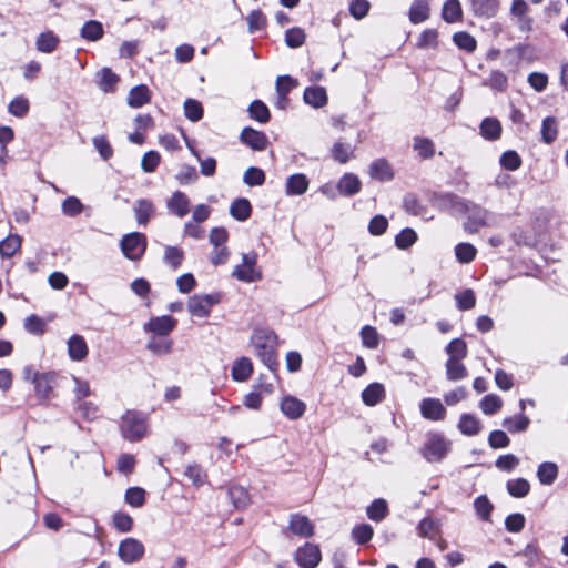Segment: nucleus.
Instances as JSON below:
<instances>
[{"label": "nucleus", "mask_w": 568, "mask_h": 568, "mask_svg": "<svg viewBox=\"0 0 568 568\" xmlns=\"http://www.w3.org/2000/svg\"><path fill=\"white\" fill-rule=\"evenodd\" d=\"M251 344L255 354L262 359V362L268 367H272L275 363V351L277 347L276 334L263 328L254 329L251 337Z\"/></svg>", "instance_id": "f257e3e1"}, {"label": "nucleus", "mask_w": 568, "mask_h": 568, "mask_svg": "<svg viewBox=\"0 0 568 568\" xmlns=\"http://www.w3.org/2000/svg\"><path fill=\"white\" fill-rule=\"evenodd\" d=\"M120 429L125 439L138 442L146 434L145 417L140 413L128 410L121 418Z\"/></svg>", "instance_id": "f03ea898"}, {"label": "nucleus", "mask_w": 568, "mask_h": 568, "mask_svg": "<svg viewBox=\"0 0 568 568\" xmlns=\"http://www.w3.org/2000/svg\"><path fill=\"white\" fill-rule=\"evenodd\" d=\"M257 256L255 253H245L242 255V263L236 265L232 272L233 276L241 282H255L262 277L256 268Z\"/></svg>", "instance_id": "7ed1b4c3"}, {"label": "nucleus", "mask_w": 568, "mask_h": 568, "mask_svg": "<svg viewBox=\"0 0 568 568\" xmlns=\"http://www.w3.org/2000/svg\"><path fill=\"white\" fill-rule=\"evenodd\" d=\"M146 248V239L143 234L133 232L123 236L121 250L129 260L136 261L142 257Z\"/></svg>", "instance_id": "20e7f679"}, {"label": "nucleus", "mask_w": 568, "mask_h": 568, "mask_svg": "<svg viewBox=\"0 0 568 568\" xmlns=\"http://www.w3.org/2000/svg\"><path fill=\"white\" fill-rule=\"evenodd\" d=\"M321 559L320 547L311 542H306L294 552V560L301 568H316Z\"/></svg>", "instance_id": "39448f33"}, {"label": "nucleus", "mask_w": 568, "mask_h": 568, "mask_svg": "<svg viewBox=\"0 0 568 568\" xmlns=\"http://www.w3.org/2000/svg\"><path fill=\"white\" fill-rule=\"evenodd\" d=\"M219 303L215 295H193L187 301V311L191 315L203 318L209 316L211 307Z\"/></svg>", "instance_id": "423d86ee"}, {"label": "nucleus", "mask_w": 568, "mask_h": 568, "mask_svg": "<svg viewBox=\"0 0 568 568\" xmlns=\"http://www.w3.org/2000/svg\"><path fill=\"white\" fill-rule=\"evenodd\" d=\"M118 555L125 564H132L143 557L144 546L138 539L126 538L120 542Z\"/></svg>", "instance_id": "0eeeda50"}, {"label": "nucleus", "mask_w": 568, "mask_h": 568, "mask_svg": "<svg viewBox=\"0 0 568 568\" xmlns=\"http://www.w3.org/2000/svg\"><path fill=\"white\" fill-rule=\"evenodd\" d=\"M449 450V442L440 436H432L424 446L423 455L428 462H439Z\"/></svg>", "instance_id": "6e6552de"}, {"label": "nucleus", "mask_w": 568, "mask_h": 568, "mask_svg": "<svg viewBox=\"0 0 568 568\" xmlns=\"http://www.w3.org/2000/svg\"><path fill=\"white\" fill-rule=\"evenodd\" d=\"M176 326V321L168 315L152 317L144 325V329L158 336L169 335Z\"/></svg>", "instance_id": "1a4fd4ad"}, {"label": "nucleus", "mask_w": 568, "mask_h": 568, "mask_svg": "<svg viewBox=\"0 0 568 568\" xmlns=\"http://www.w3.org/2000/svg\"><path fill=\"white\" fill-rule=\"evenodd\" d=\"M280 408L288 419L295 420L300 419L304 415L306 404L297 397L287 395L282 398Z\"/></svg>", "instance_id": "9d476101"}, {"label": "nucleus", "mask_w": 568, "mask_h": 568, "mask_svg": "<svg viewBox=\"0 0 568 568\" xmlns=\"http://www.w3.org/2000/svg\"><path fill=\"white\" fill-rule=\"evenodd\" d=\"M68 356L73 362H83L89 354V347L83 336L74 334L67 341Z\"/></svg>", "instance_id": "9b49d317"}, {"label": "nucleus", "mask_w": 568, "mask_h": 568, "mask_svg": "<svg viewBox=\"0 0 568 568\" xmlns=\"http://www.w3.org/2000/svg\"><path fill=\"white\" fill-rule=\"evenodd\" d=\"M190 203V199L185 193L181 191H175L168 199L166 207L172 214L182 219L189 214Z\"/></svg>", "instance_id": "f8f14e48"}, {"label": "nucleus", "mask_w": 568, "mask_h": 568, "mask_svg": "<svg viewBox=\"0 0 568 568\" xmlns=\"http://www.w3.org/2000/svg\"><path fill=\"white\" fill-rule=\"evenodd\" d=\"M54 373H34L32 377V384L40 398H48L55 385Z\"/></svg>", "instance_id": "ddd939ff"}, {"label": "nucleus", "mask_w": 568, "mask_h": 568, "mask_svg": "<svg viewBox=\"0 0 568 568\" xmlns=\"http://www.w3.org/2000/svg\"><path fill=\"white\" fill-rule=\"evenodd\" d=\"M420 413L423 417L430 420H442L446 415V409L442 402L436 398H425L420 402Z\"/></svg>", "instance_id": "4468645a"}, {"label": "nucleus", "mask_w": 568, "mask_h": 568, "mask_svg": "<svg viewBox=\"0 0 568 568\" xmlns=\"http://www.w3.org/2000/svg\"><path fill=\"white\" fill-rule=\"evenodd\" d=\"M290 530L300 537L307 538L314 534V527L311 520L303 515L296 514L291 517Z\"/></svg>", "instance_id": "2eb2a0df"}, {"label": "nucleus", "mask_w": 568, "mask_h": 568, "mask_svg": "<svg viewBox=\"0 0 568 568\" xmlns=\"http://www.w3.org/2000/svg\"><path fill=\"white\" fill-rule=\"evenodd\" d=\"M241 140L252 149L262 151L267 146V138L264 133L252 128H245L241 133Z\"/></svg>", "instance_id": "dca6fc26"}, {"label": "nucleus", "mask_w": 568, "mask_h": 568, "mask_svg": "<svg viewBox=\"0 0 568 568\" xmlns=\"http://www.w3.org/2000/svg\"><path fill=\"white\" fill-rule=\"evenodd\" d=\"M253 373V365L250 358L241 357L236 359L232 366V378L235 382H245L247 381Z\"/></svg>", "instance_id": "f3484780"}, {"label": "nucleus", "mask_w": 568, "mask_h": 568, "mask_svg": "<svg viewBox=\"0 0 568 568\" xmlns=\"http://www.w3.org/2000/svg\"><path fill=\"white\" fill-rule=\"evenodd\" d=\"M467 214L468 222L465 224V227L468 231L475 232L486 224L487 213L481 207L477 205L467 206Z\"/></svg>", "instance_id": "a211bd4d"}, {"label": "nucleus", "mask_w": 568, "mask_h": 568, "mask_svg": "<svg viewBox=\"0 0 568 568\" xmlns=\"http://www.w3.org/2000/svg\"><path fill=\"white\" fill-rule=\"evenodd\" d=\"M361 185L358 176L353 173H346L339 179L337 189L341 194L351 196L359 192Z\"/></svg>", "instance_id": "6ab92c4d"}, {"label": "nucleus", "mask_w": 568, "mask_h": 568, "mask_svg": "<svg viewBox=\"0 0 568 568\" xmlns=\"http://www.w3.org/2000/svg\"><path fill=\"white\" fill-rule=\"evenodd\" d=\"M369 174L373 179L383 182L392 180L394 175L390 164L384 159H378L371 164Z\"/></svg>", "instance_id": "aec40b11"}, {"label": "nucleus", "mask_w": 568, "mask_h": 568, "mask_svg": "<svg viewBox=\"0 0 568 568\" xmlns=\"http://www.w3.org/2000/svg\"><path fill=\"white\" fill-rule=\"evenodd\" d=\"M308 180L304 174L296 173L286 180V194L287 195H301L304 194L308 189Z\"/></svg>", "instance_id": "412c9836"}, {"label": "nucleus", "mask_w": 568, "mask_h": 568, "mask_svg": "<svg viewBox=\"0 0 568 568\" xmlns=\"http://www.w3.org/2000/svg\"><path fill=\"white\" fill-rule=\"evenodd\" d=\"M558 476V466L551 462H544L537 468V478L541 485L549 486Z\"/></svg>", "instance_id": "4be33fe9"}, {"label": "nucleus", "mask_w": 568, "mask_h": 568, "mask_svg": "<svg viewBox=\"0 0 568 568\" xmlns=\"http://www.w3.org/2000/svg\"><path fill=\"white\" fill-rule=\"evenodd\" d=\"M151 93L146 85L141 84L132 88L128 94V104L132 108H140L150 101Z\"/></svg>", "instance_id": "5701e85b"}, {"label": "nucleus", "mask_w": 568, "mask_h": 568, "mask_svg": "<svg viewBox=\"0 0 568 568\" xmlns=\"http://www.w3.org/2000/svg\"><path fill=\"white\" fill-rule=\"evenodd\" d=\"M385 396L384 386L379 383L368 385L362 393V399L367 406H375Z\"/></svg>", "instance_id": "b1692460"}, {"label": "nucleus", "mask_w": 568, "mask_h": 568, "mask_svg": "<svg viewBox=\"0 0 568 568\" xmlns=\"http://www.w3.org/2000/svg\"><path fill=\"white\" fill-rule=\"evenodd\" d=\"M59 44V38L52 31L40 33L36 39L37 50L42 53L53 52Z\"/></svg>", "instance_id": "393cba45"}, {"label": "nucleus", "mask_w": 568, "mask_h": 568, "mask_svg": "<svg viewBox=\"0 0 568 568\" xmlns=\"http://www.w3.org/2000/svg\"><path fill=\"white\" fill-rule=\"evenodd\" d=\"M135 219L139 224L146 225L154 213V204L150 200L141 199L134 204Z\"/></svg>", "instance_id": "a878e982"}, {"label": "nucleus", "mask_w": 568, "mask_h": 568, "mask_svg": "<svg viewBox=\"0 0 568 568\" xmlns=\"http://www.w3.org/2000/svg\"><path fill=\"white\" fill-rule=\"evenodd\" d=\"M304 101L314 108L324 106L327 103L325 89L322 87L307 88L304 91Z\"/></svg>", "instance_id": "bb28decb"}, {"label": "nucleus", "mask_w": 568, "mask_h": 568, "mask_svg": "<svg viewBox=\"0 0 568 568\" xmlns=\"http://www.w3.org/2000/svg\"><path fill=\"white\" fill-rule=\"evenodd\" d=\"M409 21L414 24L424 22L429 17V6L423 0H416L409 8Z\"/></svg>", "instance_id": "cd10ccee"}, {"label": "nucleus", "mask_w": 568, "mask_h": 568, "mask_svg": "<svg viewBox=\"0 0 568 568\" xmlns=\"http://www.w3.org/2000/svg\"><path fill=\"white\" fill-rule=\"evenodd\" d=\"M251 213L252 206L246 199H237L230 206V214L237 221H246Z\"/></svg>", "instance_id": "c85d7f7f"}, {"label": "nucleus", "mask_w": 568, "mask_h": 568, "mask_svg": "<svg viewBox=\"0 0 568 568\" xmlns=\"http://www.w3.org/2000/svg\"><path fill=\"white\" fill-rule=\"evenodd\" d=\"M22 239L18 234H9L0 242V255L2 257L13 256L21 247Z\"/></svg>", "instance_id": "c756f323"}, {"label": "nucleus", "mask_w": 568, "mask_h": 568, "mask_svg": "<svg viewBox=\"0 0 568 568\" xmlns=\"http://www.w3.org/2000/svg\"><path fill=\"white\" fill-rule=\"evenodd\" d=\"M506 489L510 496L515 498H523L528 495L530 484L524 478H515L506 483Z\"/></svg>", "instance_id": "7c9ffc66"}, {"label": "nucleus", "mask_w": 568, "mask_h": 568, "mask_svg": "<svg viewBox=\"0 0 568 568\" xmlns=\"http://www.w3.org/2000/svg\"><path fill=\"white\" fill-rule=\"evenodd\" d=\"M458 429L467 436L476 435L480 429L479 420L470 414H463L459 418Z\"/></svg>", "instance_id": "2f4dec72"}, {"label": "nucleus", "mask_w": 568, "mask_h": 568, "mask_svg": "<svg viewBox=\"0 0 568 568\" xmlns=\"http://www.w3.org/2000/svg\"><path fill=\"white\" fill-rule=\"evenodd\" d=\"M463 14L462 6L458 0H447L443 6V19L448 23L460 20Z\"/></svg>", "instance_id": "473e14b6"}, {"label": "nucleus", "mask_w": 568, "mask_h": 568, "mask_svg": "<svg viewBox=\"0 0 568 568\" xmlns=\"http://www.w3.org/2000/svg\"><path fill=\"white\" fill-rule=\"evenodd\" d=\"M229 496L232 504L237 509H244L251 503V498L247 490L241 486H234L230 488Z\"/></svg>", "instance_id": "72a5a7b5"}, {"label": "nucleus", "mask_w": 568, "mask_h": 568, "mask_svg": "<svg viewBox=\"0 0 568 568\" xmlns=\"http://www.w3.org/2000/svg\"><path fill=\"white\" fill-rule=\"evenodd\" d=\"M173 342L169 338L152 337L148 342V349L156 355H166L172 351Z\"/></svg>", "instance_id": "f704fd0d"}, {"label": "nucleus", "mask_w": 568, "mask_h": 568, "mask_svg": "<svg viewBox=\"0 0 568 568\" xmlns=\"http://www.w3.org/2000/svg\"><path fill=\"white\" fill-rule=\"evenodd\" d=\"M477 250L470 243H459L455 246V256L459 263H470L476 256Z\"/></svg>", "instance_id": "c9c22d12"}, {"label": "nucleus", "mask_w": 568, "mask_h": 568, "mask_svg": "<svg viewBox=\"0 0 568 568\" xmlns=\"http://www.w3.org/2000/svg\"><path fill=\"white\" fill-rule=\"evenodd\" d=\"M456 305L460 311H467L475 306L476 296L473 290L466 288L454 296Z\"/></svg>", "instance_id": "e433bc0d"}, {"label": "nucleus", "mask_w": 568, "mask_h": 568, "mask_svg": "<svg viewBox=\"0 0 568 568\" xmlns=\"http://www.w3.org/2000/svg\"><path fill=\"white\" fill-rule=\"evenodd\" d=\"M413 149L424 159H428L435 153L434 143L427 138L416 136L413 142Z\"/></svg>", "instance_id": "4c0bfd02"}, {"label": "nucleus", "mask_w": 568, "mask_h": 568, "mask_svg": "<svg viewBox=\"0 0 568 568\" xmlns=\"http://www.w3.org/2000/svg\"><path fill=\"white\" fill-rule=\"evenodd\" d=\"M30 109L29 100L26 97H16L8 105V111L17 118H23Z\"/></svg>", "instance_id": "58836bf2"}, {"label": "nucleus", "mask_w": 568, "mask_h": 568, "mask_svg": "<svg viewBox=\"0 0 568 568\" xmlns=\"http://www.w3.org/2000/svg\"><path fill=\"white\" fill-rule=\"evenodd\" d=\"M81 36L90 41H97L103 36L102 24L95 20L84 23L81 29Z\"/></svg>", "instance_id": "ea45409f"}, {"label": "nucleus", "mask_w": 568, "mask_h": 568, "mask_svg": "<svg viewBox=\"0 0 568 568\" xmlns=\"http://www.w3.org/2000/svg\"><path fill=\"white\" fill-rule=\"evenodd\" d=\"M248 112L251 118L261 123H266L270 120V110L266 104L260 100H255L251 103Z\"/></svg>", "instance_id": "a19ab883"}, {"label": "nucleus", "mask_w": 568, "mask_h": 568, "mask_svg": "<svg viewBox=\"0 0 568 568\" xmlns=\"http://www.w3.org/2000/svg\"><path fill=\"white\" fill-rule=\"evenodd\" d=\"M332 156L335 161L344 164L353 156V148L351 144L336 142L332 148Z\"/></svg>", "instance_id": "79ce46f5"}, {"label": "nucleus", "mask_w": 568, "mask_h": 568, "mask_svg": "<svg viewBox=\"0 0 568 568\" xmlns=\"http://www.w3.org/2000/svg\"><path fill=\"white\" fill-rule=\"evenodd\" d=\"M45 321L37 315H30L24 320L23 327L33 335H42L45 332Z\"/></svg>", "instance_id": "37998d69"}, {"label": "nucleus", "mask_w": 568, "mask_h": 568, "mask_svg": "<svg viewBox=\"0 0 568 568\" xmlns=\"http://www.w3.org/2000/svg\"><path fill=\"white\" fill-rule=\"evenodd\" d=\"M446 352L449 356V359L460 361L462 358L466 357V355H467V345L463 339L456 338V339H453L447 345Z\"/></svg>", "instance_id": "c03bdc74"}, {"label": "nucleus", "mask_w": 568, "mask_h": 568, "mask_svg": "<svg viewBox=\"0 0 568 568\" xmlns=\"http://www.w3.org/2000/svg\"><path fill=\"white\" fill-rule=\"evenodd\" d=\"M417 241V234L413 229H404L395 237V244L400 250H406Z\"/></svg>", "instance_id": "a18cd8bd"}, {"label": "nucleus", "mask_w": 568, "mask_h": 568, "mask_svg": "<svg viewBox=\"0 0 568 568\" xmlns=\"http://www.w3.org/2000/svg\"><path fill=\"white\" fill-rule=\"evenodd\" d=\"M184 253L182 248L176 246H166L164 250L163 260L166 264L172 266L173 268H178L183 261Z\"/></svg>", "instance_id": "49530a36"}, {"label": "nucleus", "mask_w": 568, "mask_h": 568, "mask_svg": "<svg viewBox=\"0 0 568 568\" xmlns=\"http://www.w3.org/2000/svg\"><path fill=\"white\" fill-rule=\"evenodd\" d=\"M125 503L132 507H142L145 503V490L140 487H131L125 493Z\"/></svg>", "instance_id": "de8ad7c7"}, {"label": "nucleus", "mask_w": 568, "mask_h": 568, "mask_svg": "<svg viewBox=\"0 0 568 568\" xmlns=\"http://www.w3.org/2000/svg\"><path fill=\"white\" fill-rule=\"evenodd\" d=\"M503 424L510 433L523 432L528 427L529 418L524 414H519L513 418H506Z\"/></svg>", "instance_id": "09e8293b"}, {"label": "nucleus", "mask_w": 568, "mask_h": 568, "mask_svg": "<svg viewBox=\"0 0 568 568\" xmlns=\"http://www.w3.org/2000/svg\"><path fill=\"white\" fill-rule=\"evenodd\" d=\"M447 377L450 381H459L466 377V367L457 359H448L446 363Z\"/></svg>", "instance_id": "8fccbe9b"}, {"label": "nucleus", "mask_w": 568, "mask_h": 568, "mask_svg": "<svg viewBox=\"0 0 568 568\" xmlns=\"http://www.w3.org/2000/svg\"><path fill=\"white\" fill-rule=\"evenodd\" d=\"M558 133L557 122L554 118H546L541 125V136L544 142L551 143L556 140Z\"/></svg>", "instance_id": "3c124183"}, {"label": "nucleus", "mask_w": 568, "mask_h": 568, "mask_svg": "<svg viewBox=\"0 0 568 568\" xmlns=\"http://www.w3.org/2000/svg\"><path fill=\"white\" fill-rule=\"evenodd\" d=\"M476 514L483 520H489V517L494 510V505L487 499L486 496H479L474 503Z\"/></svg>", "instance_id": "603ef678"}, {"label": "nucleus", "mask_w": 568, "mask_h": 568, "mask_svg": "<svg viewBox=\"0 0 568 568\" xmlns=\"http://www.w3.org/2000/svg\"><path fill=\"white\" fill-rule=\"evenodd\" d=\"M387 514V503L384 499H376L367 508V516L375 521L382 520Z\"/></svg>", "instance_id": "864d4df0"}, {"label": "nucleus", "mask_w": 568, "mask_h": 568, "mask_svg": "<svg viewBox=\"0 0 568 568\" xmlns=\"http://www.w3.org/2000/svg\"><path fill=\"white\" fill-rule=\"evenodd\" d=\"M438 33L434 29L424 30L418 39L416 45L420 49H430L437 45Z\"/></svg>", "instance_id": "5fc2aeb1"}, {"label": "nucleus", "mask_w": 568, "mask_h": 568, "mask_svg": "<svg viewBox=\"0 0 568 568\" xmlns=\"http://www.w3.org/2000/svg\"><path fill=\"white\" fill-rule=\"evenodd\" d=\"M184 112L185 116L193 122L199 121L203 115L201 103L193 99H187L184 102Z\"/></svg>", "instance_id": "6e6d98bb"}, {"label": "nucleus", "mask_w": 568, "mask_h": 568, "mask_svg": "<svg viewBox=\"0 0 568 568\" xmlns=\"http://www.w3.org/2000/svg\"><path fill=\"white\" fill-rule=\"evenodd\" d=\"M363 345L368 348H376L378 346V333L373 326L366 325L361 331Z\"/></svg>", "instance_id": "4d7b16f0"}, {"label": "nucleus", "mask_w": 568, "mask_h": 568, "mask_svg": "<svg viewBox=\"0 0 568 568\" xmlns=\"http://www.w3.org/2000/svg\"><path fill=\"white\" fill-rule=\"evenodd\" d=\"M305 41V32L301 28L288 29L285 33V42L291 48H298Z\"/></svg>", "instance_id": "13d9d810"}, {"label": "nucleus", "mask_w": 568, "mask_h": 568, "mask_svg": "<svg viewBox=\"0 0 568 568\" xmlns=\"http://www.w3.org/2000/svg\"><path fill=\"white\" fill-rule=\"evenodd\" d=\"M99 75L100 88L105 92L113 90L114 85L118 82V75L108 68L102 69Z\"/></svg>", "instance_id": "bf43d9fd"}, {"label": "nucleus", "mask_w": 568, "mask_h": 568, "mask_svg": "<svg viewBox=\"0 0 568 568\" xmlns=\"http://www.w3.org/2000/svg\"><path fill=\"white\" fill-rule=\"evenodd\" d=\"M438 532V525L430 518L423 519L418 525V535L420 537L434 539Z\"/></svg>", "instance_id": "052dcab7"}, {"label": "nucleus", "mask_w": 568, "mask_h": 568, "mask_svg": "<svg viewBox=\"0 0 568 568\" xmlns=\"http://www.w3.org/2000/svg\"><path fill=\"white\" fill-rule=\"evenodd\" d=\"M264 181H265V174L258 168L251 166L244 173V182L247 185H251V186L262 185L264 183Z\"/></svg>", "instance_id": "680f3d73"}, {"label": "nucleus", "mask_w": 568, "mask_h": 568, "mask_svg": "<svg viewBox=\"0 0 568 568\" xmlns=\"http://www.w3.org/2000/svg\"><path fill=\"white\" fill-rule=\"evenodd\" d=\"M113 525L121 532H129L133 527V519L130 515L124 513H116L113 515Z\"/></svg>", "instance_id": "e2e57ef3"}, {"label": "nucleus", "mask_w": 568, "mask_h": 568, "mask_svg": "<svg viewBox=\"0 0 568 568\" xmlns=\"http://www.w3.org/2000/svg\"><path fill=\"white\" fill-rule=\"evenodd\" d=\"M352 536H353V538L355 539V541L357 544H365V542H367L368 540L372 539V537H373V528L369 525H367V524H363V525L356 526L352 530Z\"/></svg>", "instance_id": "0e129e2a"}, {"label": "nucleus", "mask_w": 568, "mask_h": 568, "mask_svg": "<svg viewBox=\"0 0 568 568\" xmlns=\"http://www.w3.org/2000/svg\"><path fill=\"white\" fill-rule=\"evenodd\" d=\"M297 85L296 80L291 78L290 75H281L276 80V92L277 95H281L284 100V95H287V93Z\"/></svg>", "instance_id": "69168bd1"}, {"label": "nucleus", "mask_w": 568, "mask_h": 568, "mask_svg": "<svg viewBox=\"0 0 568 568\" xmlns=\"http://www.w3.org/2000/svg\"><path fill=\"white\" fill-rule=\"evenodd\" d=\"M160 154L155 151L146 152L141 161V168L144 172H153L160 163Z\"/></svg>", "instance_id": "338daca9"}, {"label": "nucleus", "mask_w": 568, "mask_h": 568, "mask_svg": "<svg viewBox=\"0 0 568 568\" xmlns=\"http://www.w3.org/2000/svg\"><path fill=\"white\" fill-rule=\"evenodd\" d=\"M455 44L466 51H473L476 48L475 39L466 32H457L453 38Z\"/></svg>", "instance_id": "774afa93"}]
</instances>
